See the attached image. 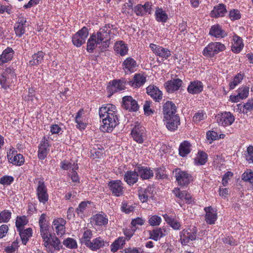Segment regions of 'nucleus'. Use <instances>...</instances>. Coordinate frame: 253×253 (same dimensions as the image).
<instances>
[{"label": "nucleus", "instance_id": "f257e3e1", "mask_svg": "<svg viewBox=\"0 0 253 253\" xmlns=\"http://www.w3.org/2000/svg\"><path fill=\"white\" fill-rule=\"evenodd\" d=\"M117 33V30L114 26L106 25L97 33L90 35L87 41V51L92 53L96 48H100L101 50L106 49L110 44V40Z\"/></svg>", "mask_w": 253, "mask_h": 253}, {"label": "nucleus", "instance_id": "f03ea898", "mask_svg": "<svg viewBox=\"0 0 253 253\" xmlns=\"http://www.w3.org/2000/svg\"><path fill=\"white\" fill-rule=\"evenodd\" d=\"M99 114L102 121L100 126L102 131L111 132L119 124L118 111L114 105H103L100 108Z\"/></svg>", "mask_w": 253, "mask_h": 253}, {"label": "nucleus", "instance_id": "7ed1b4c3", "mask_svg": "<svg viewBox=\"0 0 253 253\" xmlns=\"http://www.w3.org/2000/svg\"><path fill=\"white\" fill-rule=\"evenodd\" d=\"M225 45L220 42H212L209 43L203 49L202 54L205 57L212 58L219 52L224 51Z\"/></svg>", "mask_w": 253, "mask_h": 253}, {"label": "nucleus", "instance_id": "20e7f679", "mask_svg": "<svg viewBox=\"0 0 253 253\" xmlns=\"http://www.w3.org/2000/svg\"><path fill=\"white\" fill-rule=\"evenodd\" d=\"M15 81L16 75L14 71L10 68H7L0 75V85L5 90L10 88L12 83Z\"/></svg>", "mask_w": 253, "mask_h": 253}, {"label": "nucleus", "instance_id": "39448f33", "mask_svg": "<svg viewBox=\"0 0 253 253\" xmlns=\"http://www.w3.org/2000/svg\"><path fill=\"white\" fill-rule=\"evenodd\" d=\"M173 174L178 184L180 186H186L193 180L192 176L190 174L179 169H175L173 171Z\"/></svg>", "mask_w": 253, "mask_h": 253}, {"label": "nucleus", "instance_id": "423d86ee", "mask_svg": "<svg viewBox=\"0 0 253 253\" xmlns=\"http://www.w3.org/2000/svg\"><path fill=\"white\" fill-rule=\"evenodd\" d=\"M43 245L46 250L51 253L55 251H59L62 247L59 239L55 236H50L47 240L43 242Z\"/></svg>", "mask_w": 253, "mask_h": 253}, {"label": "nucleus", "instance_id": "0eeeda50", "mask_svg": "<svg viewBox=\"0 0 253 253\" xmlns=\"http://www.w3.org/2000/svg\"><path fill=\"white\" fill-rule=\"evenodd\" d=\"M88 36V29L83 27L72 37V42L77 47H80L85 43V40Z\"/></svg>", "mask_w": 253, "mask_h": 253}, {"label": "nucleus", "instance_id": "6e6552de", "mask_svg": "<svg viewBox=\"0 0 253 253\" xmlns=\"http://www.w3.org/2000/svg\"><path fill=\"white\" fill-rule=\"evenodd\" d=\"M131 134L134 141L142 143L146 137L145 129L139 123L136 122L131 130Z\"/></svg>", "mask_w": 253, "mask_h": 253}, {"label": "nucleus", "instance_id": "1a4fd4ad", "mask_svg": "<svg viewBox=\"0 0 253 253\" xmlns=\"http://www.w3.org/2000/svg\"><path fill=\"white\" fill-rule=\"evenodd\" d=\"M36 194L39 202L45 204L48 200L47 190L42 180H39L36 188Z\"/></svg>", "mask_w": 253, "mask_h": 253}, {"label": "nucleus", "instance_id": "9d476101", "mask_svg": "<svg viewBox=\"0 0 253 253\" xmlns=\"http://www.w3.org/2000/svg\"><path fill=\"white\" fill-rule=\"evenodd\" d=\"M149 47L156 56L163 59H167L171 55V51L168 48L159 45L151 43Z\"/></svg>", "mask_w": 253, "mask_h": 253}, {"label": "nucleus", "instance_id": "9b49d317", "mask_svg": "<svg viewBox=\"0 0 253 253\" xmlns=\"http://www.w3.org/2000/svg\"><path fill=\"white\" fill-rule=\"evenodd\" d=\"M235 121L234 116L230 112H225L217 116V122L223 126L231 125Z\"/></svg>", "mask_w": 253, "mask_h": 253}, {"label": "nucleus", "instance_id": "f8f14e48", "mask_svg": "<svg viewBox=\"0 0 253 253\" xmlns=\"http://www.w3.org/2000/svg\"><path fill=\"white\" fill-rule=\"evenodd\" d=\"M50 147L48 140L44 137L38 147V156L40 159L43 160L46 158L50 151Z\"/></svg>", "mask_w": 253, "mask_h": 253}, {"label": "nucleus", "instance_id": "ddd939ff", "mask_svg": "<svg viewBox=\"0 0 253 253\" xmlns=\"http://www.w3.org/2000/svg\"><path fill=\"white\" fill-rule=\"evenodd\" d=\"M108 186L112 194L116 197H120L124 193L123 184L120 180L110 181L108 183Z\"/></svg>", "mask_w": 253, "mask_h": 253}, {"label": "nucleus", "instance_id": "4468645a", "mask_svg": "<svg viewBox=\"0 0 253 253\" xmlns=\"http://www.w3.org/2000/svg\"><path fill=\"white\" fill-rule=\"evenodd\" d=\"M65 224L66 221L62 218H57L53 220L52 228L58 236L61 237L65 234Z\"/></svg>", "mask_w": 253, "mask_h": 253}, {"label": "nucleus", "instance_id": "2eb2a0df", "mask_svg": "<svg viewBox=\"0 0 253 253\" xmlns=\"http://www.w3.org/2000/svg\"><path fill=\"white\" fill-rule=\"evenodd\" d=\"M123 69L126 74H131L137 70V64L135 60L131 57L126 59L122 64Z\"/></svg>", "mask_w": 253, "mask_h": 253}, {"label": "nucleus", "instance_id": "dca6fc26", "mask_svg": "<svg viewBox=\"0 0 253 253\" xmlns=\"http://www.w3.org/2000/svg\"><path fill=\"white\" fill-rule=\"evenodd\" d=\"M108 245V242L105 241L102 237L99 236L92 240L86 247L91 251L95 252Z\"/></svg>", "mask_w": 253, "mask_h": 253}, {"label": "nucleus", "instance_id": "f3484780", "mask_svg": "<svg viewBox=\"0 0 253 253\" xmlns=\"http://www.w3.org/2000/svg\"><path fill=\"white\" fill-rule=\"evenodd\" d=\"M108 222L107 216L105 214H96L90 219V223L94 227L105 226Z\"/></svg>", "mask_w": 253, "mask_h": 253}, {"label": "nucleus", "instance_id": "a211bd4d", "mask_svg": "<svg viewBox=\"0 0 253 253\" xmlns=\"http://www.w3.org/2000/svg\"><path fill=\"white\" fill-rule=\"evenodd\" d=\"M173 193L180 201L185 203L191 204L193 202L191 196L186 191H181L179 188H175L173 190Z\"/></svg>", "mask_w": 253, "mask_h": 253}, {"label": "nucleus", "instance_id": "6ab92c4d", "mask_svg": "<svg viewBox=\"0 0 253 253\" xmlns=\"http://www.w3.org/2000/svg\"><path fill=\"white\" fill-rule=\"evenodd\" d=\"M206 212L205 220L209 224H213L217 218V210L211 207H208L204 208Z\"/></svg>", "mask_w": 253, "mask_h": 253}, {"label": "nucleus", "instance_id": "aec40b11", "mask_svg": "<svg viewBox=\"0 0 253 253\" xmlns=\"http://www.w3.org/2000/svg\"><path fill=\"white\" fill-rule=\"evenodd\" d=\"M164 121L167 128L170 131L175 130L180 124V119L177 115L164 118Z\"/></svg>", "mask_w": 253, "mask_h": 253}, {"label": "nucleus", "instance_id": "412c9836", "mask_svg": "<svg viewBox=\"0 0 253 253\" xmlns=\"http://www.w3.org/2000/svg\"><path fill=\"white\" fill-rule=\"evenodd\" d=\"M123 104L124 108L129 111L135 112L138 109L137 102L131 96L124 97L123 98Z\"/></svg>", "mask_w": 253, "mask_h": 253}, {"label": "nucleus", "instance_id": "4be33fe9", "mask_svg": "<svg viewBox=\"0 0 253 253\" xmlns=\"http://www.w3.org/2000/svg\"><path fill=\"white\" fill-rule=\"evenodd\" d=\"M196 238V233L192 232L189 229H184L180 233V240L183 245H187L190 241L194 240Z\"/></svg>", "mask_w": 253, "mask_h": 253}, {"label": "nucleus", "instance_id": "5701e85b", "mask_svg": "<svg viewBox=\"0 0 253 253\" xmlns=\"http://www.w3.org/2000/svg\"><path fill=\"white\" fill-rule=\"evenodd\" d=\"M147 93L155 101L160 102L163 97L162 92L156 86L150 85L146 88Z\"/></svg>", "mask_w": 253, "mask_h": 253}, {"label": "nucleus", "instance_id": "b1692460", "mask_svg": "<svg viewBox=\"0 0 253 253\" xmlns=\"http://www.w3.org/2000/svg\"><path fill=\"white\" fill-rule=\"evenodd\" d=\"M154 193V187L153 186H148L145 189H141L139 191V197L142 202H146L149 198L153 197Z\"/></svg>", "mask_w": 253, "mask_h": 253}, {"label": "nucleus", "instance_id": "393cba45", "mask_svg": "<svg viewBox=\"0 0 253 253\" xmlns=\"http://www.w3.org/2000/svg\"><path fill=\"white\" fill-rule=\"evenodd\" d=\"M26 27V18L21 17H19L15 24L14 29L16 35L21 37L25 32V28Z\"/></svg>", "mask_w": 253, "mask_h": 253}, {"label": "nucleus", "instance_id": "a878e982", "mask_svg": "<svg viewBox=\"0 0 253 253\" xmlns=\"http://www.w3.org/2000/svg\"><path fill=\"white\" fill-rule=\"evenodd\" d=\"M125 88L124 82L121 80H114L110 82L107 86L108 91L113 94L117 91L124 90Z\"/></svg>", "mask_w": 253, "mask_h": 253}, {"label": "nucleus", "instance_id": "bb28decb", "mask_svg": "<svg viewBox=\"0 0 253 253\" xmlns=\"http://www.w3.org/2000/svg\"><path fill=\"white\" fill-rule=\"evenodd\" d=\"M244 44L242 39L237 35H234L232 38L231 50L235 53H240L243 49Z\"/></svg>", "mask_w": 253, "mask_h": 253}, {"label": "nucleus", "instance_id": "cd10ccee", "mask_svg": "<svg viewBox=\"0 0 253 253\" xmlns=\"http://www.w3.org/2000/svg\"><path fill=\"white\" fill-rule=\"evenodd\" d=\"M209 35L217 39L223 38L227 36L226 32L219 24H215L211 27L209 31Z\"/></svg>", "mask_w": 253, "mask_h": 253}, {"label": "nucleus", "instance_id": "c85d7f7f", "mask_svg": "<svg viewBox=\"0 0 253 253\" xmlns=\"http://www.w3.org/2000/svg\"><path fill=\"white\" fill-rule=\"evenodd\" d=\"M182 83L181 80L176 79L165 83V86L168 92L171 93L179 89Z\"/></svg>", "mask_w": 253, "mask_h": 253}, {"label": "nucleus", "instance_id": "c756f323", "mask_svg": "<svg viewBox=\"0 0 253 253\" xmlns=\"http://www.w3.org/2000/svg\"><path fill=\"white\" fill-rule=\"evenodd\" d=\"M176 110V106L173 103L169 101H167L163 105L164 118L175 115Z\"/></svg>", "mask_w": 253, "mask_h": 253}, {"label": "nucleus", "instance_id": "7c9ffc66", "mask_svg": "<svg viewBox=\"0 0 253 253\" xmlns=\"http://www.w3.org/2000/svg\"><path fill=\"white\" fill-rule=\"evenodd\" d=\"M146 81V77L143 74H136L132 80L129 82V84L134 88H138L143 85Z\"/></svg>", "mask_w": 253, "mask_h": 253}, {"label": "nucleus", "instance_id": "2f4dec72", "mask_svg": "<svg viewBox=\"0 0 253 253\" xmlns=\"http://www.w3.org/2000/svg\"><path fill=\"white\" fill-rule=\"evenodd\" d=\"M203 89V84L199 81H194L191 82L187 88L188 92L193 94H198L202 92Z\"/></svg>", "mask_w": 253, "mask_h": 253}, {"label": "nucleus", "instance_id": "473e14b6", "mask_svg": "<svg viewBox=\"0 0 253 253\" xmlns=\"http://www.w3.org/2000/svg\"><path fill=\"white\" fill-rule=\"evenodd\" d=\"M151 4L149 2H146L144 4H138L134 9V11L137 15H143L146 13L150 14L151 10Z\"/></svg>", "mask_w": 253, "mask_h": 253}, {"label": "nucleus", "instance_id": "72a5a7b5", "mask_svg": "<svg viewBox=\"0 0 253 253\" xmlns=\"http://www.w3.org/2000/svg\"><path fill=\"white\" fill-rule=\"evenodd\" d=\"M14 51L11 47H7L0 55V66L11 61L13 58Z\"/></svg>", "mask_w": 253, "mask_h": 253}, {"label": "nucleus", "instance_id": "f704fd0d", "mask_svg": "<svg viewBox=\"0 0 253 253\" xmlns=\"http://www.w3.org/2000/svg\"><path fill=\"white\" fill-rule=\"evenodd\" d=\"M138 179V174L135 169L134 171H127L124 175L125 181L129 185H133Z\"/></svg>", "mask_w": 253, "mask_h": 253}, {"label": "nucleus", "instance_id": "c9c22d12", "mask_svg": "<svg viewBox=\"0 0 253 253\" xmlns=\"http://www.w3.org/2000/svg\"><path fill=\"white\" fill-rule=\"evenodd\" d=\"M140 178L143 179H148L153 176V172L149 168L146 167H138L136 169Z\"/></svg>", "mask_w": 253, "mask_h": 253}, {"label": "nucleus", "instance_id": "e433bc0d", "mask_svg": "<svg viewBox=\"0 0 253 253\" xmlns=\"http://www.w3.org/2000/svg\"><path fill=\"white\" fill-rule=\"evenodd\" d=\"M167 234V230L165 228H156L149 231L150 238L156 241L166 236Z\"/></svg>", "mask_w": 253, "mask_h": 253}, {"label": "nucleus", "instance_id": "4c0bfd02", "mask_svg": "<svg viewBox=\"0 0 253 253\" xmlns=\"http://www.w3.org/2000/svg\"><path fill=\"white\" fill-rule=\"evenodd\" d=\"M227 10L225 6L223 4H219L214 6L211 13L212 17L217 18L224 16Z\"/></svg>", "mask_w": 253, "mask_h": 253}, {"label": "nucleus", "instance_id": "58836bf2", "mask_svg": "<svg viewBox=\"0 0 253 253\" xmlns=\"http://www.w3.org/2000/svg\"><path fill=\"white\" fill-rule=\"evenodd\" d=\"M114 50L120 55L125 56L127 53L128 48L127 44L124 42L118 41L115 44Z\"/></svg>", "mask_w": 253, "mask_h": 253}, {"label": "nucleus", "instance_id": "ea45409f", "mask_svg": "<svg viewBox=\"0 0 253 253\" xmlns=\"http://www.w3.org/2000/svg\"><path fill=\"white\" fill-rule=\"evenodd\" d=\"M155 19L158 22L166 23L168 19V15L162 8L157 7L155 12Z\"/></svg>", "mask_w": 253, "mask_h": 253}, {"label": "nucleus", "instance_id": "a19ab883", "mask_svg": "<svg viewBox=\"0 0 253 253\" xmlns=\"http://www.w3.org/2000/svg\"><path fill=\"white\" fill-rule=\"evenodd\" d=\"M179 154L181 157H185L190 153L191 150V145L188 141L181 142L179 147Z\"/></svg>", "mask_w": 253, "mask_h": 253}, {"label": "nucleus", "instance_id": "79ce46f5", "mask_svg": "<svg viewBox=\"0 0 253 253\" xmlns=\"http://www.w3.org/2000/svg\"><path fill=\"white\" fill-rule=\"evenodd\" d=\"M92 237V231L89 229H85L83 232L82 237L80 238V242L82 244L87 247L91 241V239Z\"/></svg>", "mask_w": 253, "mask_h": 253}, {"label": "nucleus", "instance_id": "37998d69", "mask_svg": "<svg viewBox=\"0 0 253 253\" xmlns=\"http://www.w3.org/2000/svg\"><path fill=\"white\" fill-rule=\"evenodd\" d=\"M244 76V74L241 72L236 75L229 83V89L230 90L234 89L242 82Z\"/></svg>", "mask_w": 253, "mask_h": 253}, {"label": "nucleus", "instance_id": "c03bdc74", "mask_svg": "<svg viewBox=\"0 0 253 253\" xmlns=\"http://www.w3.org/2000/svg\"><path fill=\"white\" fill-rule=\"evenodd\" d=\"M163 216L166 222L173 229L179 230L180 229L181 224L178 220L168 216L167 214H164Z\"/></svg>", "mask_w": 253, "mask_h": 253}, {"label": "nucleus", "instance_id": "a18cd8bd", "mask_svg": "<svg viewBox=\"0 0 253 253\" xmlns=\"http://www.w3.org/2000/svg\"><path fill=\"white\" fill-rule=\"evenodd\" d=\"M19 232V234L24 245H26L29 240V238L32 236V230L30 228H28L25 230H21L18 231Z\"/></svg>", "mask_w": 253, "mask_h": 253}, {"label": "nucleus", "instance_id": "49530a36", "mask_svg": "<svg viewBox=\"0 0 253 253\" xmlns=\"http://www.w3.org/2000/svg\"><path fill=\"white\" fill-rule=\"evenodd\" d=\"M83 110H80L77 114L76 117V123L77 124V127L80 129H84L86 127V123L83 121L82 115Z\"/></svg>", "mask_w": 253, "mask_h": 253}, {"label": "nucleus", "instance_id": "de8ad7c7", "mask_svg": "<svg viewBox=\"0 0 253 253\" xmlns=\"http://www.w3.org/2000/svg\"><path fill=\"white\" fill-rule=\"evenodd\" d=\"M43 53L42 51H39L32 56V59L29 61L31 66L37 65L42 63L43 60Z\"/></svg>", "mask_w": 253, "mask_h": 253}, {"label": "nucleus", "instance_id": "09e8293b", "mask_svg": "<svg viewBox=\"0 0 253 253\" xmlns=\"http://www.w3.org/2000/svg\"><path fill=\"white\" fill-rule=\"evenodd\" d=\"M207 160V154L204 152L199 151L195 159V163L197 165H203L206 163Z\"/></svg>", "mask_w": 253, "mask_h": 253}, {"label": "nucleus", "instance_id": "8fccbe9b", "mask_svg": "<svg viewBox=\"0 0 253 253\" xmlns=\"http://www.w3.org/2000/svg\"><path fill=\"white\" fill-rule=\"evenodd\" d=\"M88 204H89L88 202H82L79 204L78 207L76 210V211L79 216L82 217L85 215V213L88 209Z\"/></svg>", "mask_w": 253, "mask_h": 253}, {"label": "nucleus", "instance_id": "3c124183", "mask_svg": "<svg viewBox=\"0 0 253 253\" xmlns=\"http://www.w3.org/2000/svg\"><path fill=\"white\" fill-rule=\"evenodd\" d=\"M24 161L25 160L23 155L20 154H17L14 157H10V160L9 161V163L19 166L23 165Z\"/></svg>", "mask_w": 253, "mask_h": 253}, {"label": "nucleus", "instance_id": "603ef678", "mask_svg": "<svg viewBox=\"0 0 253 253\" xmlns=\"http://www.w3.org/2000/svg\"><path fill=\"white\" fill-rule=\"evenodd\" d=\"M125 244V240L123 238H119L116 240L111 245V251L112 252H117Z\"/></svg>", "mask_w": 253, "mask_h": 253}, {"label": "nucleus", "instance_id": "864d4df0", "mask_svg": "<svg viewBox=\"0 0 253 253\" xmlns=\"http://www.w3.org/2000/svg\"><path fill=\"white\" fill-rule=\"evenodd\" d=\"M28 220L25 216H18L16 220V226L17 231L23 229L24 226L27 224Z\"/></svg>", "mask_w": 253, "mask_h": 253}, {"label": "nucleus", "instance_id": "5fc2aeb1", "mask_svg": "<svg viewBox=\"0 0 253 253\" xmlns=\"http://www.w3.org/2000/svg\"><path fill=\"white\" fill-rule=\"evenodd\" d=\"M63 244L67 248L70 249H76L78 247L77 241L71 238H67L63 242Z\"/></svg>", "mask_w": 253, "mask_h": 253}, {"label": "nucleus", "instance_id": "6e6d98bb", "mask_svg": "<svg viewBox=\"0 0 253 253\" xmlns=\"http://www.w3.org/2000/svg\"><path fill=\"white\" fill-rule=\"evenodd\" d=\"M162 222V218L157 215H150L148 217V223L152 226H159Z\"/></svg>", "mask_w": 253, "mask_h": 253}, {"label": "nucleus", "instance_id": "4d7b16f0", "mask_svg": "<svg viewBox=\"0 0 253 253\" xmlns=\"http://www.w3.org/2000/svg\"><path fill=\"white\" fill-rule=\"evenodd\" d=\"M206 118V113L202 110H200L194 115L193 121L195 123L198 124L204 120Z\"/></svg>", "mask_w": 253, "mask_h": 253}, {"label": "nucleus", "instance_id": "13d9d810", "mask_svg": "<svg viewBox=\"0 0 253 253\" xmlns=\"http://www.w3.org/2000/svg\"><path fill=\"white\" fill-rule=\"evenodd\" d=\"M11 216V212L9 210H5L0 212V223H6L9 221Z\"/></svg>", "mask_w": 253, "mask_h": 253}, {"label": "nucleus", "instance_id": "bf43d9fd", "mask_svg": "<svg viewBox=\"0 0 253 253\" xmlns=\"http://www.w3.org/2000/svg\"><path fill=\"white\" fill-rule=\"evenodd\" d=\"M237 92L239 94V96H240L241 99H244L249 95V87L246 85H243L237 90Z\"/></svg>", "mask_w": 253, "mask_h": 253}, {"label": "nucleus", "instance_id": "052dcab7", "mask_svg": "<svg viewBox=\"0 0 253 253\" xmlns=\"http://www.w3.org/2000/svg\"><path fill=\"white\" fill-rule=\"evenodd\" d=\"M245 157L246 161L249 163H253V146L250 145L247 147L245 153Z\"/></svg>", "mask_w": 253, "mask_h": 253}, {"label": "nucleus", "instance_id": "680f3d73", "mask_svg": "<svg viewBox=\"0 0 253 253\" xmlns=\"http://www.w3.org/2000/svg\"><path fill=\"white\" fill-rule=\"evenodd\" d=\"M19 247L18 242L16 241H13L10 245L5 247L4 251L6 253H14L18 250Z\"/></svg>", "mask_w": 253, "mask_h": 253}, {"label": "nucleus", "instance_id": "e2e57ef3", "mask_svg": "<svg viewBox=\"0 0 253 253\" xmlns=\"http://www.w3.org/2000/svg\"><path fill=\"white\" fill-rule=\"evenodd\" d=\"M40 233L43 239V242L47 240L49 238L50 236H52L49 234L48 232V227L47 225H43V226H40Z\"/></svg>", "mask_w": 253, "mask_h": 253}, {"label": "nucleus", "instance_id": "0e129e2a", "mask_svg": "<svg viewBox=\"0 0 253 253\" xmlns=\"http://www.w3.org/2000/svg\"><path fill=\"white\" fill-rule=\"evenodd\" d=\"M74 167L72 168V170L70 173V176L73 182H79V177L76 172V170L78 169V167L77 164L75 163H73Z\"/></svg>", "mask_w": 253, "mask_h": 253}, {"label": "nucleus", "instance_id": "69168bd1", "mask_svg": "<svg viewBox=\"0 0 253 253\" xmlns=\"http://www.w3.org/2000/svg\"><path fill=\"white\" fill-rule=\"evenodd\" d=\"M132 3L130 1L125 3L122 7V12L123 13L132 14L133 13Z\"/></svg>", "mask_w": 253, "mask_h": 253}, {"label": "nucleus", "instance_id": "338daca9", "mask_svg": "<svg viewBox=\"0 0 253 253\" xmlns=\"http://www.w3.org/2000/svg\"><path fill=\"white\" fill-rule=\"evenodd\" d=\"M145 219L142 217H137L132 219L131 225L132 227L136 228L137 226H142L145 222Z\"/></svg>", "mask_w": 253, "mask_h": 253}, {"label": "nucleus", "instance_id": "774afa93", "mask_svg": "<svg viewBox=\"0 0 253 253\" xmlns=\"http://www.w3.org/2000/svg\"><path fill=\"white\" fill-rule=\"evenodd\" d=\"M242 179L245 181H248L253 185V171L247 170L242 175Z\"/></svg>", "mask_w": 253, "mask_h": 253}]
</instances>
